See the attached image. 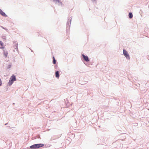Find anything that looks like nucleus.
I'll return each mask as SVG.
<instances>
[{"mask_svg": "<svg viewBox=\"0 0 149 149\" xmlns=\"http://www.w3.org/2000/svg\"><path fill=\"white\" fill-rule=\"evenodd\" d=\"M53 1L56 3H60L61 4V2L60 0H53Z\"/></svg>", "mask_w": 149, "mask_h": 149, "instance_id": "obj_6", "label": "nucleus"}, {"mask_svg": "<svg viewBox=\"0 0 149 149\" xmlns=\"http://www.w3.org/2000/svg\"><path fill=\"white\" fill-rule=\"evenodd\" d=\"M53 63L54 64H55L56 63V61L55 59V58L54 56L53 57Z\"/></svg>", "mask_w": 149, "mask_h": 149, "instance_id": "obj_9", "label": "nucleus"}, {"mask_svg": "<svg viewBox=\"0 0 149 149\" xmlns=\"http://www.w3.org/2000/svg\"><path fill=\"white\" fill-rule=\"evenodd\" d=\"M0 44L1 45V46H2V47H0V48L1 49H3V42H2L0 41Z\"/></svg>", "mask_w": 149, "mask_h": 149, "instance_id": "obj_11", "label": "nucleus"}, {"mask_svg": "<svg viewBox=\"0 0 149 149\" xmlns=\"http://www.w3.org/2000/svg\"><path fill=\"white\" fill-rule=\"evenodd\" d=\"M2 81H1V79H0V86H1V85L2 84Z\"/></svg>", "mask_w": 149, "mask_h": 149, "instance_id": "obj_12", "label": "nucleus"}, {"mask_svg": "<svg viewBox=\"0 0 149 149\" xmlns=\"http://www.w3.org/2000/svg\"><path fill=\"white\" fill-rule=\"evenodd\" d=\"M16 81L15 77L14 75H13L10 79V80L8 83V84L10 85H11L13 83L14 81Z\"/></svg>", "mask_w": 149, "mask_h": 149, "instance_id": "obj_2", "label": "nucleus"}, {"mask_svg": "<svg viewBox=\"0 0 149 149\" xmlns=\"http://www.w3.org/2000/svg\"><path fill=\"white\" fill-rule=\"evenodd\" d=\"M0 14L3 16H7L5 13L1 9L0 10Z\"/></svg>", "mask_w": 149, "mask_h": 149, "instance_id": "obj_5", "label": "nucleus"}, {"mask_svg": "<svg viewBox=\"0 0 149 149\" xmlns=\"http://www.w3.org/2000/svg\"><path fill=\"white\" fill-rule=\"evenodd\" d=\"M129 17L130 18H132L133 17V15L131 13H130L129 14Z\"/></svg>", "mask_w": 149, "mask_h": 149, "instance_id": "obj_8", "label": "nucleus"}, {"mask_svg": "<svg viewBox=\"0 0 149 149\" xmlns=\"http://www.w3.org/2000/svg\"><path fill=\"white\" fill-rule=\"evenodd\" d=\"M44 146V145L43 144H37L31 146L30 147L31 149H36L43 147Z\"/></svg>", "mask_w": 149, "mask_h": 149, "instance_id": "obj_1", "label": "nucleus"}, {"mask_svg": "<svg viewBox=\"0 0 149 149\" xmlns=\"http://www.w3.org/2000/svg\"><path fill=\"white\" fill-rule=\"evenodd\" d=\"M123 54L127 58L130 59V56L127 51L125 50H123Z\"/></svg>", "mask_w": 149, "mask_h": 149, "instance_id": "obj_3", "label": "nucleus"}, {"mask_svg": "<svg viewBox=\"0 0 149 149\" xmlns=\"http://www.w3.org/2000/svg\"><path fill=\"white\" fill-rule=\"evenodd\" d=\"M82 56L84 58V60L87 62L89 61V59L88 58V57L87 56H85L83 54Z\"/></svg>", "mask_w": 149, "mask_h": 149, "instance_id": "obj_4", "label": "nucleus"}, {"mask_svg": "<svg viewBox=\"0 0 149 149\" xmlns=\"http://www.w3.org/2000/svg\"><path fill=\"white\" fill-rule=\"evenodd\" d=\"M55 75H56V78H59V72H58V71H57L56 72Z\"/></svg>", "mask_w": 149, "mask_h": 149, "instance_id": "obj_7", "label": "nucleus"}, {"mask_svg": "<svg viewBox=\"0 0 149 149\" xmlns=\"http://www.w3.org/2000/svg\"><path fill=\"white\" fill-rule=\"evenodd\" d=\"M8 54V53L7 51L4 52V54L6 57L7 56Z\"/></svg>", "mask_w": 149, "mask_h": 149, "instance_id": "obj_10", "label": "nucleus"}]
</instances>
